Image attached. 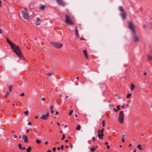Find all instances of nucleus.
Masks as SVG:
<instances>
[{
	"label": "nucleus",
	"mask_w": 152,
	"mask_h": 152,
	"mask_svg": "<svg viewBox=\"0 0 152 152\" xmlns=\"http://www.w3.org/2000/svg\"><path fill=\"white\" fill-rule=\"evenodd\" d=\"M31 123L30 122H29L28 124V125H31Z\"/></svg>",
	"instance_id": "09e8293b"
},
{
	"label": "nucleus",
	"mask_w": 152,
	"mask_h": 152,
	"mask_svg": "<svg viewBox=\"0 0 152 152\" xmlns=\"http://www.w3.org/2000/svg\"><path fill=\"white\" fill-rule=\"evenodd\" d=\"M58 4L62 6H65L66 4L63 0H56Z\"/></svg>",
	"instance_id": "0eeeda50"
},
{
	"label": "nucleus",
	"mask_w": 152,
	"mask_h": 152,
	"mask_svg": "<svg viewBox=\"0 0 152 152\" xmlns=\"http://www.w3.org/2000/svg\"><path fill=\"white\" fill-rule=\"evenodd\" d=\"M81 128V126L80 125H78L76 128V130H80Z\"/></svg>",
	"instance_id": "4be33fe9"
},
{
	"label": "nucleus",
	"mask_w": 152,
	"mask_h": 152,
	"mask_svg": "<svg viewBox=\"0 0 152 152\" xmlns=\"http://www.w3.org/2000/svg\"><path fill=\"white\" fill-rule=\"evenodd\" d=\"M135 88V86L134 84H132L131 85L130 90L132 91Z\"/></svg>",
	"instance_id": "dca6fc26"
},
{
	"label": "nucleus",
	"mask_w": 152,
	"mask_h": 152,
	"mask_svg": "<svg viewBox=\"0 0 152 152\" xmlns=\"http://www.w3.org/2000/svg\"><path fill=\"white\" fill-rule=\"evenodd\" d=\"M47 152H51V151L50 150H48V151Z\"/></svg>",
	"instance_id": "338daca9"
},
{
	"label": "nucleus",
	"mask_w": 152,
	"mask_h": 152,
	"mask_svg": "<svg viewBox=\"0 0 152 152\" xmlns=\"http://www.w3.org/2000/svg\"><path fill=\"white\" fill-rule=\"evenodd\" d=\"M45 144L46 145L48 143V142H45Z\"/></svg>",
	"instance_id": "bf43d9fd"
},
{
	"label": "nucleus",
	"mask_w": 152,
	"mask_h": 152,
	"mask_svg": "<svg viewBox=\"0 0 152 152\" xmlns=\"http://www.w3.org/2000/svg\"><path fill=\"white\" fill-rule=\"evenodd\" d=\"M38 118V116H36L35 117V118Z\"/></svg>",
	"instance_id": "e2e57ef3"
},
{
	"label": "nucleus",
	"mask_w": 152,
	"mask_h": 152,
	"mask_svg": "<svg viewBox=\"0 0 152 152\" xmlns=\"http://www.w3.org/2000/svg\"><path fill=\"white\" fill-rule=\"evenodd\" d=\"M120 106L119 105H118L117 107V110H118L120 109V108L119 107H120Z\"/></svg>",
	"instance_id": "e433bc0d"
},
{
	"label": "nucleus",
	"mask_w": 152,
	"mask_h": 152,
	"mask_svg": "<svg viewBox=\"0 0 152 152\" xmlns=\"http://www.w3.org/2000/svg\"><path fill=\"white\" fill-rule=\"evenodd\" d=\"M23 139L24 141V142H27L28 141V138L27 136L26 135H23L22 136Z\"/></svg>",
	"instance_id": "9b49d317"
},
{
	"label": "nucleus",
	"mask_w": 152,
	"mask_h": 152,
	"mask_svg": "<svg viewBox=\"0 0 152 152\" xmlns=\"http://www.w3.org/2000/svg\"><path fill=\"white\" fill-rule=\"evenodd\" d=\"M148 60L151 61L152 60V56L151 55H148Z\"/></svg>",
	"instance_id": "6ab92c4d"
},
{
	"label": "nucleus",
	"mask_w": 152,
	"mask_h": 152,
	"mask_svg": "<svg viewBox=\"0 0 152 152\" xmlns=\"http://www.w3.org/2000/svg\"><path fill=\"white\" fill-rule=\"evenodd\" d=\"M141 145H137V147L139 148L140 150H141L142 149V148L141 147Z\"/></svg>",
	"instance_id": "cd10ccee"
},
{
	"label": "nucleus",
	"mask_w": 152,
	"mask_h": 152,
	"mask_svg": "<svg viewBox=\"0 0 152 152\" xmlns=\"http://www.w3.org/2000/svg\"><path fill=\"white\" fill-rule=\"evenodd\" d=\"M58 111H56V115H57V114H58Z\"/></svg>",
	"instance_id": "4d7b16f0"
},
{
	"label": "nucleus",
	"mask_w": 152,
	"mask_h": 152,
	"mask_svg": "<svg viewBox=\"0 0 152 152\" xmlns=\"http://www.w3.org/2000/svg\"><path fill=\"white\" fill-rule=\"evenodd\" d=\"M60 149V148L59 147H58L57 148V150H59Z\"/></svg>",
	"instance_id": "6e6d98bb"
},
{
	"label": "nucleus",
	"mask_w": 152,
	"mask_h": 152,
	"mask_svg": "<svg viewBox=\"0 0 152 152\" xmlns=\"http://www.w3.org/2000/svg\"><path fill=\"white\" fill-rule=\"evenodd\" d=\"M124 138H125V137L124 136H123V137H122V142H124V141H125Z\"/></svg>",
	"instance_id": "2f4dec72"
},
{
	"label": "nucleus",
	"mask_w": 152,
	"mask_h": 152,
	"mask_svg": "<svg viewBox=\"0 0 152 152\" xmlns=\"http://www.w3.org/2000/svg\"><path fill=\"white\" fill-rule=\"evenodd\" d=\"M50 109L51 110H52L53 109V106H52V105H50Z\"/></svg>",
	"instance_id": "58836bf2"
},
{
	"label": "nucleus",
	"mask_w": 152,
	"mask_h": 152,
	"mask_svg": "<svg viewBox=\"0 0 152 152\" xmlns=\"http://www.w3.org/2000/svg\"><path fill=\"white\" fill-rule=\"evenodd\" d=\"M131 96V94H128L126 96V98H127L129 99L130 98V96Z\"/></svg>",
	"instance_id": "b1692460"
},
{
	"label": "nucleus",
	"mask_w": 152,
	"mask_h": 152,
	"mask_svg": "<svg viewBox=\"0 0 152 152\" xmlns=\"http://www.w3.org/2000/svg\"><path fill=\"white\" fill-rule=\"evenodd\" d=\"M76 36L77 37H78V38H80L79 37V35L78 34V35H76Z\"/></svg>",
	"instance_id": "c03bdc74"
},
{
	"label": "nucleus",
	"mask_w": 152,
	"mask_h": 152,
	"mask_svg": "<svg viewBox=\"0 0 152 152\" xmlns=\"http://www.w3.org/2000/svg\"><path fill=\"white\" fill-rule=\"evenodd\" d=\"M65 147L66 148H67L68 147V146L67 145H66Z\"/></svg>",
	"instance_id": "69168bd1"
},
{
	"label": "nucleus",
	"mask_w": 152,
	"mask_h": 152,
	"mask_svg": "<svg viewBox=\"0 0 152 152\" xmlns=\"http://www.w3.org/2000/svg\"><path fill=\"white\" fill-rule=\"evenodd\" d=\"M22 13L23 18L26 19H29L30 16L32 15L33 14V12L31 11L29 12V14H28L27 10L26 9H24Z\"/></svg>",
	"instance_id": "f03ea898"
},
{
	"label": "nucleus",
	"mask_w": 152,
	"mask_h": 152,
	"mask_svg": "<svg viewBox=\"0 0 152 152\" xmlns=\"http://www.w3.org/2000/svg\"><path fill=\"white\" fill-rule=\"evenodd\" d=\"M132 145V144H130L129 145V146H131Z\"/></svg>",
	"instance_id": "0e129e2a"
},
{
	"label": "nucleus",
	"mask_w": 152,
	"mask_h": 152,
	"mask_svg": "<svg viewBox=\"0 0 152 152\" xmlns=\"http://www.w3.org/2000/svg\"><path fill=\"white\" fill-rule=\"evenodd\" d=\"M57 125L58 126H60V124H59V123L58 122H57Z\"/></svg>",
	"instance_id": "052dcab7"
},
{
	"label": "nucleus",
	"mask_w": 152,
	"mask_h": 152,
	"mask_svg": "<svg viewBox=\"0 0 152 152\" xmlns=\"http://www.w3.org/2000/svg\"><path fill=\"white\" fill-rule=\"evenodd\" d=\"M25 149H26V148L25 147H23V148H22L21 150H25Z\"/></svg>",
	"instance_id": "a19ab883"
},
{
	"label": "nucleus",
	"mask_w": 152,
	"mask_h": 152,
	"mask_svg": "<svg viewBox=\"0 0 152 152\" xmlns=\"http://www.w3.org/2000/svg\"><path fill=\"white\" fill-rule=\"evenodd\" d=\"M96 148H98V146L96 145Z\"/></svg>",
	"instance_id": "774afa93"
},
{
	"label": "nucleus",
	"mask_w": 152,
	"mask_h": 152,
	"mask_svg": "<svg viewBox=\"0 0 152 152\" xmlns=\"http://www.w3.org/2000/svg\"><path fill=\"white\" fill-rule=\"evenodd\" d=\"M2 33V30L1 29H0V34Z\"/></svg>",
	"instance_id": "5fc2aeb1"
},
{
	"label": "nucleus",
	"mask_w": 152,
	"mask_h": 152,
	"mask_svg": "<svg viewBox=\"0 0 152 152\" xmlns=\"http://www.w3.org/2000/svg\"><path fill=\"white\" fill-rule=\"evenodd\" d=\"M95 137H93L92 140H93L94 141L95 140Z\"/></svg>",
	"instance_id": "a18cd8bd"
},
{
	"label": "nucleus",
	"mask_w": 152,
	"mask_h": 152,
	"mask_svg": "<svg viewBox=\"0 0 152 152\" xmlns=\"http://www.w3.org/2000/svg\"><path fill=\"white\" fill-rule=\"evenodd\" d=\"M124 114L122 111H121L119 113L118 117L119 122L121 124H122L124 120Z\"/></svg>",
	"instance_id": "20e7f679"
},
{
	"label": "nucleus",
	"mask_w": 152,
	"mask_h": 152,
	"mask_svg": "<svg viewBox=\"0 0 152 152\" xmlns=\"http://www.w3.org/2000/svg\"><path fill=\"white\" fill-rule=\"evenodd\" d=\"M41 20L39 19V18H37V21L36 22V24L38 25L40 23Z\"/></svg>",
	"instance_id": "2eb2a0df"
},
{
	"label": "nucleus",
	"mask_w": 152,
	"mask_h": 152,
	"mask_svg": "<svg viewBox=\"0 0 152 152\" xmlns=\"http://www.w3.org/2000/svg\"><path fill=\"white\" fill-rule=\"evenodd\" d=\"M96 150V148H91L90 149V151L91 152H94Z\"/></svg>",
	"instance_id": "a878e982"
},
{
	"label": "nucleus",
	"mask_w": 152,
	"mask_h": 152,
	"mask_svg": "<svg viewBox=\"0 0 152 152\" xmlns=\"http://www.w3.org/2000/svg\"><path fill=\"white\" fill-rule=\"evenodd\" d=\"M25 94H24L23 93H22L20 94V96H24Z\"/></svg>",
	"instance_id": "f704fd0d"
},
{
	"label": "nucleus",
	"mask_w": 152,
	"mask_h": 152,
	"mask_svg": "<svg viewBox=\"0 0 152 152\" xmlns=\"http://www.w3.org/2000/svg\"><path fill=\"white\" fill-rule=\"evenodd\" d=\"M52 74L51 73H47L46 75L48 76H50Z\"/></svg>",
	"instance_id": "7c9ffc66"
},
{
	"label": "nucleus",
	"mask_w": 152,
	"mask_h": 152,
	"mask_svg": "<svg viewBox=\"0 0 152 152\" xmlns=\"http://www.w3.org/2000/svg\"><path fill=\"white\" fill-rule=\"evenodd\" d=\"M11 93L7 91L6 94L5 95V97L7 98L10 94Z\"/></svg>",
	"instance_id": "412c9836"
},
{
	"label": "nucleus",
	"mask_w": 152,
	"mask_h": 152,
	"mask_svg": "<svg viewBox=\"0 0 152 152\" xmlns=\"http://www.w3.org/2000/svg\"><path fill=\"white\" fill-rule=\"evenodd\" d=\"M129 27L134 34H135V32L134 30V26L132 22H130L129 23Z\"/></svg>",
	"instance_id": "423d86ee"
},
{
	"label": "nucleus",
	"mask_w": 152,
	"mask_h": 152,
	"mask_svg": "<svg viewBox=\"0 0 152 152\" xmlns=\"http://www.w3.org/2000/svg\"><path fill=\"white\" fill-rule=\"evenodd\" d=\"M13 136L15 138H16L17 137V136L15 134H14Z\"/></svg>",
	"instance_id": "37998d69"
},
{
	"label": "nucleus",
	"mask_w": 152,
	"mask_h": 152,
	"mask_svg": "<svg viewBox=\"0 0 152 152\" xmlns=\"http://www.w3.org/2000/svg\"><path fill=\"white\" fill-rule=\"evenodd\" d=\"M41 100L42 101H44L45 100V98L44 97H43L41 98Z\"/></svg>",
	"instance_id": "4c0bfd02"
},
{
	"label": "nucleus",
	"mask_w": 152,
	"mask_h": 152,
	"mask_svg": "<svg viewBox=\"0 0 152 152\" xmlns=\"http://www.w3.org/2000/svg\"><path fill=\"white\" fill-rule=\"evenodd\" d=\"M18 148L19 149H21L22 148V145L20 144H19L18 145Z\"/></svg>",
	"instance_id": "c85d7f7f"
},
{
	"label": "nucleus",
	"mask_w": 152,
	"mask_h": 152,
	"mask_svg": "<svg viewBox=\"0 0 152 152\" xmlns=\"http://www.w3.org/2000/svg\"><path fill=\"white\" fill-rule=\"evenodd\" d=\"M119 10L121 12H124V9L121 6H120L119 7Z\"/></svg>",
	"instance_id": "a211bd4d"
},
{
	"label": "nucleus",
	"mask_w": 152,
	"mask_h": 152,
	"mask_svg": "<svg viewBox=\"0 0 152 152\" xmlns=\"http://www.w3.org/2000/svg\"><path fill=\"white\" fill-rule=\"evenodd\" d=\"M69 141V140H66L65 141V142H68Z\"/></svg>",
	"instance_id": "13d9d810"
},
{
	"label": "nucleus",
	"mask_w": 152,
	"mask_h": 152,
	"mask_svg": "<svg viewBox=\"0 0 152 152\" xmlns=\"http://www.w3.org/2000/svg\"><path fill=\"white\" fill-rule=\"evenodd\" d=\"M13 86L12 85H10L8 88V92L11 93V90Z\"/></svg>",
	"instance_id": "ddd939ff"
},
{
	"label": "nucleus",
	"mask_w": 152,
	"mask_h": 152,
	"mask_svg": "<svg viewBox=\"0 0 152 152\" xmlns=\"http://www.w3.org/2000/svg\"><path fill=\"white\" fill-rule=\"evenodd\" d=\"M105 144L106 145H108V142H105Z\"/></svg>",
	"instance_id": "49530a36"
},
{
	"label": "nucleus",
	"mask_w": 152,
	"mask_h": 152,
	"mask_svg": "<svg viewBox=\"0 0 152 152\" xmlns=\"http://www.w3.org/2000/svg\"><path fill=\"white\" fill-rule=\"evenodd\" d=\"M65 137V136L64 134H63L62 136V137L61 138V140H63Z\"/></svg>",
	"instance_id": "473e14b6"
},
{
	"label": "nucleus",
	"mask_w": 152,
	"mask_h": 152,
	"mask_svg": "<svg viewBox=\"0 0 152 152\" xmlns=\"http://www.w3.org/2000/svg\"><path fill=\"white\" fill-rule=\"evenodd\" d=\"M63 147H64V145H62L61 146V148L62 150H63Z\"/></svg>",
	"instance_id": "79ce46f5"
},
{
	"label": "nucleus",
	"mask_w": 152,
	"mask_h": 152,
	"mask_svg": "<svg viewBox=\"0 0 152 152\" xmlns=\"http://www.w3.org/2000/svg\"><path fill=\"white\" fill-rule=\"evenodd\" d=\"M104 121H102V126L104 127Z\"/></svg>",
	"instance_id": "c9c22d12"
},
{
	"label": "nucleus",
	"mask_w": 152,
	"mask_h": 152,
	"mask_svg": "<svg viewBox=\"0 0 152 152\" xmlns=\"http://www.w3.org/2000/svg\"><path fill=\"white\" fill-rule=\"evenodd\" d=\"M144 74V75H145H145H146L147 74V72H144V74Z\"/></svg>",
	"instance_id": "8fccbe9b"
},
{
	"label": "nucleus",
	"mask_w": 152,
	"mask_h": 152,
	"mask_svg": "<svg viewBox=\"0 0 152 152\" xmlns=\"http://www.w3.org/2000/svg\"><path fill=\"white\" fill-rule=\"evenodd\" d=\"M75 30H76V31H75L76 35H78V31L77 30V27H76Z\"/></svg>",
	"instance_id": "bb28decb"
},
{
	"label": "nucleus",
	"mask_w": 152,
	"mask_h": 152,
	"mask_svg": "<svg viewBox=\"0 0 152 152\" xmlns=\"http://www.w3.org/2000/svg\"><path fill=\"white\" fill-rule=\"evenodd\" d=\"M45 8V6L43 5H41L39 7V9L41 10H44Z\"/></svg>",
	"instance_id": "f3484780"
},
{
	"label": "nucleus",
	"mask_w": 152,
	"mask_h": 152,
	"mask_svg": "<svg viewBox=\"0 0 152 152\" xmlns=\"http://www.w3.org/2000/svg\"><path fill=\"white\" fill-rule=\"evenodd\" d=\"M75 116L76 117H77V114H75Z\"/></svg>",
	"instance_id": "680f3d73"
},
{
	"label": "nucleus",
	"mask_w": 152,
	"mask_h": 152,
	"mask_svg": "<svg viewBox=\"0 0 152 152\" xmlns=\"http://www.w3.org/2000/svg\"><path fill=\"white\" fill-rule=\"evenodd\" d=\"M104 129L103 128L100 131H99V132H100V133H103V131H104Z\"/></svg>",
	"instance_id": "72a5a7b5"
},
{
	"label": "nucleus",
	"mask_w": 152,
	"mask_h": 152,
	"mask_svg": "<svg viewBox=\"0 0 152 152\" xmlns=\"http://www.w3.org/2000/svg\"><path fill=\"white\" fill-rule=\"evenodd\" d=\"M110 146L109 145L107 146V149H109L110 148Z\"/></svg>",
	"instance_id": "de8ad7c7"
},
{
	"label": "nucleus",
	"mask_w": 152,
	"mask_h": 152,
	"mask_svg": "<svg viewBox=\"0 0 152 152\" xmlns=\"http://www.w3.org/2000/svg\"><path fill=\"white\" fill-rule=\"evenodd\" d=\"M98 136L99 137V139H103V137L104 136V134L103 133H100L99 132V130H98Z\"/></svg>",
	"instance_id": "1a4fd4ad"
},
{
	"label": "nucleus",
	"mask_w": 152,
	"mask_h": 152,
	"mask_svg": "<svg viewBox=\"0 0 152 152\" xmlns=\"http://www.w3.org/2000/svg\"><path fill=\"white\" fill-rule=\"evenodd\" d=\"M65 22L67 24L72 25L74 24L73 21L67 15H65Z\"/></svg>",
	"instance_id": "7ed1b4c3"
},
{
	"label": "nucleus",
	"mask_w": 152,
	"mask_h": 152,
	"mask_svg": "<svg viewBox=\"0 0 152 152\" xmlns=\"http://www.w3.org/2000/svg\"><path fill=\"white\" fill-rule=\"evenodd\" d=\"M134 34V41L135 42H137L139 41V38L138 37H137V36H136L135 35V34Z\"/></svg>",
	"instance_id": "f8f14e48"
},
{
	"label": "nucleus",
	"mask_w": 152,
	"mask_h": 152,
	"mask_svg": "<svg viewBox=\"0 0 152 152\" xmlns=\"http://www.w3.org/2000/svg\"><path fill=\"white\" fill-rule=\"evenodd\" d=\"M49 116V113H47V114L45 115L44 114H43L42 115V116L41 117V118L43 119H46Z\"/></svg>",
	"instance_id": "6e6552de"
},
{
	"label": "nucleus",
	"mask_w": 152,
	"mask_h": 152,
	"mask_svg": "<svg viewBox=\"0 0 152 152\" xmlns=\"http://www.w3.org/2000/svg\"><path fill=\"white\" fill-rule=\"evenodd\" d=\"M1 0H0V8L1 7Z\"/></svg>",
	"instance_id": "3c124183"
},
{
	"label": "nucleus",
	"mask_w": 152,
	"mask_h": 152,
	"mask_svg": "<svg viewBox=\"0 0 152 152\" xmlns=\"http://www.w3.org/2000/svg\"><path fill=\"white\" fill-rule=\"evenodd\" d=\"M28 111H25L24 112V114L26 115H28Z\"/></svg>",
	"instance_id": "c756f323"
},
{
	"label": "nucleus",
	"mask_w": 152,
	"mask_h": 152,
	"mask_svg": "<svg viewBox=\"0 0 152 152\" xmlns=\"http://www.w3.org/2000/svg\"><path fill=\"white\" fill-rule=\"evenodd\" d=\"M53 151L55 152L56 150V147H53Z\"/></svg>",
	"instance_id": "ea45409f"
},
{
	"label": "nucleus",
	"mask_w": 152,
	"mask_h": 152,
	"mask_svg": "<svg viewBox=\"0 0 152 152\" xmlns=\"http://www.w3.org/2000/svg\"><path fill=\"white\" fill-rule=\"evenodd\" d=\"M73 111L72 110H71L69 113V115H71L73 113Z\"/></svg>",
	"instance_id": "393cba45"
},
{
	"label": "nucleus",
	"mask_w": 152,
	"mask_h": 152,
	"mask_svg": "<svg viewBox=\"0 0 152 152\" xmlns=\"http://www.w3.org/2000/svg\"><path fill=\"white\" fill-rule=\"evenodd\" d=\"M36 142L38 144H39L41 142V141L37 139L36 140Z\"/></svg>",
	"instance_id": "5701e85b"
},
{
	"label": "nucleus",
	"mask_w": 152,
	"mask_h": 152,
	"mask_svg": "<svg viewBox=\"0 0 152 152\" xmlns=\"http://www.w3.org/2000/svg\"><path fill=\"white\" fill-rule=\"evenodd\" d=\"M51 44L53 46L58 48H60L63 46L62 44L58 42H52Z\"/></svg>",
	"instance_id": "39448f33"
},
{
	"label": "nucleus",
	"mask_w": 152,
	"mask_h": 152,
	"mask_svg": "<svg viewBox=\"0 0 152 152\" xmlns=\"http://www.w3.org/2000/svg\"><path fill=\"white\" fill-rule=\"evenodd\" d=\"M121 15L123 19V20H124L125 18H126V13L125 12H121Z\"/></svg>",
	"instance_id": "9d476101"
},
{
	"label": "nucleus",
	"mask_w": 152,
	"mask_h": 152,
	"mask_svg": "<svg viewBox=\"0 0 152 152\" xmlns=\"http://www.w3.org/2000/svg\"><path fill=\"white\" fill-rule=\"evenodd\" d=\"M7 42L10 45L13 51L16 55L19 58L22 57V54L18 46L15 45L14 43L8 39L7 38Z\"/></svg>",
	"instance_id": "f257e3e1"
},
{
	"label": "nucleus",
	"mask_w": 152,
	"mask_h": 152,
	"mask_svg": "<svg viewBox=\"0 0 152 152\" xmlns=\"http://www.w3.org/2000/svg\"><path fill=\"white\" fill-rule=\"evenodd\" d=\"M31 150V146H29L26 149L27 152H30Z\"/></svg>",
	"instance_id": "aec40b11"
},
{
	"label": "nucleus",
	"mask_w": 152,
	"mask_h": 152,
	"mask_svg": "<svg viewBox=\"0 0 152 152\" xmlns=\"http://www.w3.org/2000/svg\"><path fill=\"white\" fill-rule=\"evenodd\" d=\"M83 53L85 54V56L86 58H88V54L86 50H83Z\"/></svg>",
	"instance_id": "4468645a"
},
{
	"label": "nucleus",
	"mask_w": 152,
	"mask_h": 152,
	"mask_svg": "<svg viewBox=\"0 0 152 152\" xmlns=\"http://www.w3.org/2000/svg\"><path fill=\"white\" fill-rule=\"evenodd\" d=\"M51 112L52 114H53L54 113V111H53L52 109V110H51Z\"/></svg>",
	"instance_id": "603ef678"
},
{
	"label": "nucleus",
	"mask_w": 152,
	"mask_h": 152,
	"mask_svg": "<svg viewBox=\"0 0 152 152\" xmlns=\"http://www.w3.org/2000/svg\"><path fill=\"white\" fill-rule=\"evenodd\" d=\"M70 147L71 148V149H72L73 148V145H70Z\"/></svg>",
	"instance_id": "864d4df0"
}]
</instances>
